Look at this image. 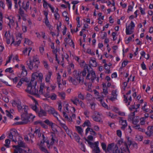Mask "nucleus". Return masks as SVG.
<instances>
[{
	"label": "nucleus",
	"instance_id": "obj_31",
	"mask_svg": "<svg viewBox=\"0 0 153 153\" xmlns=\"http://www.w3.org/2000/svg\"><path fill=\"white\" fill-rule=\"evenodd\" d=\"M78 133L81 135H82L83 130L82 128L79 126H76L75 127Z\"/></svg>",
	"mask_w": 153,
	"mask_h": 153
},
{
	"label": "nucleus",
	"instance_id": "obj_9",
	"mask_svg": "<svg viewBox=\"0 0 153 153\" xmlns=\"http://www.w3.org/2000/svg\"><path fill=\"white\" fill-rule=\"evenodd\" d=\"M4 38L6 40L7 43L8 44H9L10 43V40L11 39L12 42L11 44V45L14 42V38L10 36V31H6L5 33L4 34Z\"/></svg>",
	"mask_w": 153,
	"mask_h": 153
},
{
	"label": "nucleus",
	"instance_id": "obj_45",
	"mask_svg": "<svg viewBox=\"0 0 153 153\" xmlns=\"http://www.w3.org/2000/svg\"><path fill=\"white\" fill-rule=\"evenodd\" d=\"M10 140L8 139H6L5 140L4 146L7 148L9 147V144L10 143Z\"/></svg>",
	"mask_w": 153,
	"mask_h": 153
},
{
	"label": "nucleus",
	"instance_id": "obj_22",
	"mask_svg": "<svg viewBox=\"0 0 153 153\" xmlns=\"http://www.w3.org/2000/svg\"><path fill=\"white\" fill-rule=\"evenodd\" d=\"M65 41L66 42V44H69L71 47H73L74 48V43L73 42L71 39H67L65 38Z\"/></svg>",
	"mask_w": 153,
	"mask_h": 153
},
{
	"label": "nucleus",
	"instance_id": "obj_36",
	"mask_svg": "<svg viewBox=\"0 0 153 153\" xmlns=\"http://www.w3.org/2000/svg\"><path fill=\"white\" fill-rule=\"evenodd\" d=\"M59 121L61 126L65 130V131L66 132L68 131V132H69V131L68 130V128L65 125V124L64 123L60 121Z\"/></svg>",
	"mask_w": 153,
	"mask_h": 153
},
{
	"label": "nucleus",
	"instance_id": "obj_2",
	"mask_svg": "<svg viewBox=\"0 0 153 153\" xmlns=\"http://www.w3.org/2000/svg\"><path fill=\"white\" fill-rule=\"evenodd\" d=\"M26 64L30 70L36 71L38 69L40 63L38 57L37 56H33V60L30 57L26 61Z\"/></svg>",
	"mask_w": 153,
	"mask_h": 153
},
{
	"label": "nucleus",
	"instance_id": "obj_5",
	"mask_svg": "<svg viewBox=\"0 0 153 153\" xmlns=\"http://www.w3.org/2000/svg\"><path fill=\"white\" fill-rule=\"evenodd\" d=\"M19 135L17 130L13 129L10 130V133L8 134V138L12 140V141L15 142L17 141L16 137H18Z\"/></svg>",
	"mask_w": 153,
	"mask_h": 153
},
{
	"label": "nucleus",
	"instance_id": "obj_13",
	"mask_svg": "<svg viewBox=\"0 0 153 153\" xmlns=\"http://www.w3.org/2000/svg\"><path fill=\"white\" fill-rule=\"evenodd\" d=\"M37 77H39V80L41 81L43 79L42 74L41 73H38L36 72L33 73L32 75V79L31 80L36 81L35 79Z\"/></svg>",
	"mask_w": 153,
	"mask_h": 153
},
{
	"label": "nucleus",
	"instance_id": "obj_3",
	"mask_svg": "<svg viewBox=\"0 0 153 153\" xmlns=\"http://www.w3.org/2000/svg\"><path fill=\"white\" fill-rule=\"evenodd\" d=\"M51 141L50 143L49 142V141H46V139L45 137L44 136V137H45V139H44L45 140V142H44V143L45 142H46L47 143V147L49 149H51L52 148V146L53 145V144L55 143H57L58 142V139L56 137V136L55 134L53 133H51ZM44 134H42V137H42V135ZM43 140H42V141Z\"/></svg>",
	"mask_w": 153,
	"mask_h": 153
},
{
	"label": "nucleus",
	"instance_id": "obj_7",
	"mask_svg": "<svg viewBox=\"0 0 153 153\" xmlns=\"http://www.w3.org/2000/svg\"><path fill=\"white\" fill-rule=\"evenodd\" d=\"M43 140L42 141H40V143H38L37 144V146L39 149L42 152L45 153H50L49 152L47 149L44 146V142L45 140H44L45 137H44L43 135H42Z\"/></svg>",
	"mask_w": 153,
	"mask_h": 153
},
{
	"label": "nucleus",
	"instance_id": "obj_52",
	"mask_svg": "<svg viewBox=\"0 0 153 153\" xmlns=\"http://www.w3.org/2000/svg\"><path fill=\"white\" fill-rule=\"evenodd\" d=\"M79 144L80 145V148L81 150H82L83 151L85 152V149L84 145L83 144L82 142H80L79 143Z\"/></svg>",
	"mask_w": 153,
	"mask_h": 153
},
{
	"label": "nucleus",
	"instance_id": "obj_35",
	"mask_svg": "<svg viewBox=\"0 0 153 153\" xmlns=\"http://www.w3.org/2000/svg\"><path fill=\"white\" fill-rule=\"evenodd\" d=\"M104 97H102V100L100 101H99L100 102V103L105 108L108 109V105L103 101V100L104 99Z\"/></svg>",
	"mask_w": 153,
	"mask_h": 153
},
{
	"label": "nucleus",
	"instance_id": "obj_19",
	"mask_svg": "<svg viewBox=\"0 0 153 153\" xmlns=\"http://www.w3.org/2000/svg\"><path fill=\"white\" fill-rule=\"evenodd\" d=\"M44 122L48 126H51V128L54 131L56 130V128H53L54 126L55 125V124L53 123L51 121H50L48 120L47 119L44 121Z\"/></svg>",
	"mask_w": 153,
	"mask_h": 153
},
{
	"label": "nucleus",
	"instance_id": "obj_39",
	"mask_svg": "<svg viewBox=\"0 0 153 153\" xmlns=\"http://www.w3.org/2000/svg\"><path fill=\"white\" fill-rule=\"evenodd\" d=\"M82 126L83 127H85V126L91 127V125L90 121L89 120H86L83 124Z\"/></svg>",
	"mask_w": 153,
	"mask_h": 153
},
{
	"label": "nucleus",
	"instance_id": "obj_61",
	"mask_svg": "<svg viewBox=\"0 0 153 153\" xmlns=\"http://www.w3.org/2000/svg\"><path fill=\"white\" fill-rule=\"evenodd\" d=\"M145 118L144 117L141 118L140 119V124L141 125H144L145 123Z\"/></svg>",
	"mask_w": 153,
	"mask_h": 153
},
{
	"label": "nucleus",
	"instance_id": "obj_27",
	"mask_svg": "<svg viewBox=\"0 0 153 153\" xmlns=\"http://www.w3.org/2000/svg\"><path fill=\"white\" fill-rule=\"evenodd\" d=\"M19 13L21 16L23 17V19L25 21L26 20V17L27 15L24 13V11L22 10L21 8H20L19 10Z\"/></svg>",
	"mask_w": 153,
	"mask_h": 153
},
{
	"label": "nucleus",
	"instance_id": "obj_4",
	"mask_svg": "<svg viewBox=\"0 0 153 153\" xmlns=\"http://www.w3.org/2000/svg\"><path fill=\"white\" fill-rule=\"evenodd\" d=\"M85 68L86 69L88 72L86 79L91 80L92 82H93L96 78L95 72L92 70L89 71L87 65H86L85 66Z\"/></svg>",
	"mask_w": 153,
	"mask_h": 153
},
{
	"label": "nucleus",
	"instance_id": "obj_47",
	"mask_svg": "<svg viewBox=\"0 0 153 153\" xmlns=\"http://www.w3.org/2000/svg\"><path fill=\"white\" fill-rule=\"evenodd\" d=\"M101 146L103 150L105 151L106 152H107V149H106V144L104 143H101Z\"/></svg>",
	"mask_w": 153,
	"mask_h": 153
},
{
	"label": "nucleus",
	"instance_id": "obj_63",
	"mask_svg": "<svg viewBox=\"0 0 153 153\" xmlns=\"http://www.w3.org/2000/svg\"><path fill=\"white\" fill-rule=\"evenodd\" d=\"M117 136L119 137H121L122 136V132L120 130H118L117 131Z\"/></svg>",
	"mask_w": 153,
	"mask_h": 153
},
{
	"label": "nucleus",
	"instance_id": "obj_30",
	"mask_svg": "<svg viewBox=\"0 0 153 153\" xmlns=\"http://www.w3.org/2000/svg\"><path fill=\"white\" fill-rule=\"evenodd\" d=\"M92 117L93 120L95 121L100 123L102 122V121L100 117H98L95 116H92Z\"/></svg>",
	"mask_w": 153,
	"mask_h": 153
},
{
	"label": "nucleus",
	"instance_id": "obj_60",
	"mask_svg": "<svg viewBox=\"0 0 153 153\" xmlns=\"http://www.w3.org/2000/svg\"><path fill=\"white\" fill-rule=\"evenodd\" d=\"M59 95L61 97L62 99H64L65 97V94L64 92L59 93Z\"/></svg>",
	"mask_w": 153,
	"mask_h": 153
},
{
	"label": "nucleus",
	"instance_id": "obj_15",
	"mask_svg": "<svg viewBox=\"0 0 153 153\" xmlns=\"http://www.w3.org/2000/svg\"><path fill=\"white\" fill-rule=\"evenodd\" d=\"M117 94L116 90H113L111 93V96L109 98V100L112 101H114L117 99Z\"/></svg>",
	"mask_w": 153,
	"mask_h": 153
},
{
	"label": "nucleus",
	"instance_id": "obj_48",
	"mask_svg": "<svg viewBox=\"0 0 153 153\" xmlns=\"http://www.w3.org/2000/svg\"><path fill=\"white\" fill-rule=\"evenodd\" d=\"M143 138V137L142 136L138 135H136L135 137L136 140L139 141H141Z\"/></svg>",
	"mask_w": 153,
	"mask_h": 153
},
{
	"label": "nucleus",
	"instance_id": "obj_21",
	"mask_svg": "<svg viewBox=\"0 0 153 153\" xmlns=\"http://www.w3.org/2000/svg\"><path fill=\"white\" fill-rule=\"evenodd\" d=\"M13 147L15 148V149L14 150L13 153H22V152L23 150L19 146H13Z\"/></svg>",
	"mask_w": 153,
	"mask_h": 153
},
{
	"label": "nucleus",
	"instance_id": "obj_14",
	"mask_svg": "<svg viewBox=\"0 0 153 153\" xmlns=\"http://www.w3.org/2000/svg\"><path fill=\"white\" fill-rule=\"evenodd\" d=\"M122 117H119V122L122 125V126L121 127V128L123 130H124L125 128L127 127V124L126 123V120H124Z\"/></svg>",
	"mask_w": 153,
	"mask_h": 153
},
{
	"label": "nucleus",
	"instance_id": "obj_43",
	"mask_svg": "<svg viewBox=\"0 0 153 153\" xmlns=\"http://www.w3.org/2000/svg\"><path fill=\"white\" fill-rule=\"evenodd\" d=\"M74 136L76 141H77L78 143H79L80 142L79 141L80 138L78 135L76 134H74Z\"/></svg>",
	"mask_w": 153,
	"mask_h": 153
},
{
	"label": "nucleus",
	"instance_id": "obj_51",
	"mask_svg": "<svg viewBox=\"0 0 153 153\" xmlns=\"http://www.w3.org/2000/svg\"><path fill=\"white\" fill-rule=\"evenodd\" d=\"M2 15L1 13H0V30H1L2 29Z\"/></svg>",
	"mask_w": 153,
	"mask_h": 153
},
{
	"label": "nucleus",
	"instance_id": "obj_41",
	"mask_svg": "<svg viewBox=\"0 0 153 153\" xmlns=\"http://www.w3.org/2000/svg\"><path fill=\"white\" fill-rule=\"evenodd\" d=\"M61 78V76L60 75H59V73H58L57 77V81L58 84L59 85V88L60 87V85H61V83H60Z\"/></svg>",
	"mask_w": 153,
	"mask_h": 153
},
{
	"label": "nucleus",
	"instance_id": "obj_1",
	"mask_svg": "<svg viewBox=\"0 0 153 153\" xmlns=\"http://www.w3.org/2000/svg\"><path fill=\"white\" fill-rule=\"evenodd\" d=\"M36 81L31 80L30 82L27 84V87L25 91L27 93L35 96L38 97L39 87L36 85Z\"/></svg>",
	"mask_w": 153,
	"mask_h": 153
},
{
	"label": "nucleus",
	"instance_id": "obj_42",
	"mask_svg": "<svg viewBox=\"0 0 153 153\" xmlns=\"http://www.w3.org/2000/svg\"><path fill=\"white\" fill-rule=\"evenodd\" d=\"M32 42L28 39L25 38V39L24 45L25 46V44H27L28 45H30L32 44Z\"/></svg>",
	"mask_w": 153,
	"mask_h": 153
},
{
	"label": "nucleus",
	"instance_id": "obj_34",
	"mask_svg": "<svg viewBox=\"0 0 153 153\" xmlns=\"http://www.w3.org/2000/svg\"><path fill=\"white\" fill-rule=\"evenodd\" d=\"M68 72L70 73L72 70L74 69V65L72 63L70 64L68 66Z\"/></svg>",
	"mask_w": 153,
	"mask_h": 153
},
{
	"label": "nucleus",
	"instance_id": "obj_18",
	"mask_svg": "<svg viewBox=\"0 0 153 153\" xmlns=\"http://www.w3.org/2000/svg\"><path fill=\"white\" fill-rule=\"evenodd\" d=\"M81 73H79V72H78L76 74V77L77 81H78L79 83L82 85L83 84L84 80L83 78L81 77Z\"/></svg>",
	"mask_w": 153,
	"mask_h": 153
},
{
	"label": "nucleus",
	"instance_id": "obj_20",
	"mask_svg": "<svg viewBox=\"0 0 153 153\" xmlns=\"http://www.w3.org/2000/svg\"><path fill=\"white\" fill-rule=\"evenodd\" d=\"M45 84L43 83L41 84L39 90L38 91V94L39 96H38V97H40V95L43 94V89L45 88Z\"/></svg>",
	"mask_w": 153,
	"mask_h": 153
},
{
	"label": "nucleus",
	"instance_id": "obj_62",
	"mask_svg": "<svg viewBox=\"0 0 153 153\" xmlns=\"http://www.w3.org/2000/svg\"><path fill=\"white\" fill-rule=\"evenodd\" d=\"M43 6L45 8H47V5H48V4H48L45 0H43Z\"/></svg>",
	"mask_w": 153,
	"mask_h": 153
},
{
	"label": "nucleus",
	"instance_id": "obj_49",
	"mask_svg": "<svg viewBox=\"0 0 153 153\" xmlns=\"http://www.w3.org/2000/svg\"><path fill=\"white\" fill-rule=\"evenodd\" d=\"M8 9H10L11 8L12 4L11 1L10 0H6Z\"/></svg>",
	"mask_w": 153,
	"mask_h": 153
},
{
	"label": "nucleus",
	"instance_id": "obj_23",
	"mask_svg": "<svg viewBox=\"0 0 153 153\" xmlns=\"http://www.w3.org/2000/svg\"><path fill=\"white\" fill-rule=\"evenodd\" d=\"M148 131L146 132V134L147 136H150L153 134V128L151 126L148 127Z\"/></svg>",
	"mask_w": 153,
	"mask_h": 153
},
{
	"label": "nucleus",
	"instance_id": "obj_59",
	"mask_svg": "<svg viewBox=\"0 0 153 153\" xmlns=\"http://www.w3.org/2000/svg\"><path fill=\"white\" fill-rule=\"evenodd\" d=\"M87 52L88 53L92 55H94L95 54L94 52L92 51L90 49H88Z\"/></svg>",
	"mask_w": 153,
	"mask_h": 153
},
{
	"label": "nucleus",
	"instance_id": "obj_46",
	"mask_svg": "<svg viewBox=\"0 0 153 153\" xmlns=\"http://www.w3.org/2000/svg\"><path fill=\"white\" fill-rule=\"evenodd\" d=\"M5 72H8L10 73L13 74L14 72V71L13 70L12 68H9L5 69Z\"/></svg>",
	"mask_w": 153,
	"mask_h": 153
},
{
	"label": "nucleus",
	"instance_id": "obj_64",
	"mask_svg": "<svg viewBox=\"0 0 153 153\" xmlns=\"http://www.w3.org/2000/svg\"><path fill=\"white\" fill-rule=\"evenodd\" d=\"M27 74V71L26 70L22 71L21 75L23 76H26Z\"/></svg>",
	"mask_w": 153,
	"mask_h": 153
},
{
	"label": "nucleus",
	"instance_id": "obj_56",
	"mask_svg": "<svg viewBox=\"0 0 153 153\" xmlns=\"http://www.w3.org/2000/svg\"><path fill=\"white\" fill-rule=\"evenodd\" d=\"M78 103L82 108H85V105L83 102L81 101H80Z\"/></svg>",
	"mask_w": 153,
	"mask_h": 153
},
{
	"label": "nucleus",
	"instance_id": "obj_32",
	"mask_svg": "<svg viewBox=\"0 0 153 153\" xmlns=\"http://www.w3.org/2000/svg\"><path fill=\"white\" fill-rule=\"evenodd\" d=\"M22 109L20 112H22V111L24 110L25 113L23 114H28L27 113V110H28V107L26 105H23V106H22Z\"/></svg>",
	"mask_w": 153,
	"mask_h": 153
},
{
	"label": "nucleus",
	"instance_id": "obj_57",
	"mask_svg": "<svg viewBox=\"0 0 153 153\" xmlns=\"http://www.w3.org/2000/svg\"><path fill=\"white\" fill-rule=\"evenodd\" d=\"M103 92L102 93H103V94H104L105 96L108 93L107 88H105L103 89Z\"/></svg>",
	"mask_w": 153,
	"mask_h": 153
},
{
	"label": "nucleus",
	"instance_id": "obj_25",
	"mask_svg": "<svg viewBox=\"0 0 153 153\" xmlns=\"http://www.w3.org/2000/svg\"><path fill=\"white\" fill-rule=\"evenodd\" d=\"M79 99L76 97H75L71 99V101L74 104L77 105L78 102H79L80 101Z\"/></svg>",
	"mask_w": 153,
	"mask_h": 153
},
{
	"label": "nucleus",
	"instance_id": "obj_16",
	"mask_svg": "<svg viewBox=\"0 0 153 153\" xmlns=\"http://www.w3.org/2000/svg\"><path fill=\"white\" fill-rule=\"evenodd\" d=\"M131 93V90H129L128 91V92L125 95H124V101H125V102L126 103L128 102V100H129V102H128V105H130V102L131 101V97L130 96H129V97L128 98V94H130Z\"/></svg>",
	"mask_w": 153,
	"mask_h": 153
},
{
	"label": "nucleus",
	"instance_id": "obj_11",
	"mask_svg": "<svg viewBox=\"0 0 153 153\" xmlns=\"http://www.w3.org/2000/svg\"><path fill=\"white\" fill-rule=\"evenodd\" d=\"M45 110L47 111L49 114H53L56 111L54 108L47 105H45L44 106Z\"/></svg>",
	"mask_w": 153,
	"mask_h": 153
},
{
	"label": "nucleus",
	"instance_id": "obj_55",
	"mask_svg": "<svg viewBox=\"0 0 153 153\" xmlns=\"http://www.w3.org/2000/svg\"><path fill=\"white\" fill-rule=\"evenodd\" d=\"M5 113L6 115L8 117H9L10 118H13V116L7 110H6Z\"/></svg>",
	"mask_w": 153,
	"mask_h": 153
},
{
	"label": "nucleus",
	"instance_id": "obj_37",
	"mask_svg": "<svg viewBox=\"0 0 153 153\" xmlns=\"http://www.w3.org/2000/svg\"><path fill=\"white\" fill-rule=\"evenodd\" d=\"M30 4V3L29 1H27L25 4V5H24L23 6V8L26 11H27V10L29 8V6Z\"/></svg>",
	"mask_w": 153,
	"mask_h": 153
},
{
	"label": "nucleus",
	"instance_id": "obj_38",
	"mask_svg": "<svg viewBox=\"0 0 153 153\" xmlns=\"http://www.w3.org/2000/svg\"><path fill=\"white\" fill-rule=\"evenodd\" d=\"M63 115L64 117L69 122H72V118H70L68 117V116L67 115L66 113L64 111L63 112Z\"/></svg>",
	"mask_w": 153,
	"mask_h": 153
},
{
	"label": "nucleus",
	"instance_id": "obj_24",
	"mask_svg": "<svg viewBox=\"0 0 153 153\" xmlns=\"http://www.w3.org/2000/svg\"><path fill=\"white\" fill-rule=\"evenodd\" d=\"M45 110L40 109L39 112H38V114L39 117H41L43 116H46L47 113Z\"/></svg>",
	"mask_w": 153,
	"mask_h": 153
},
{
	"label": "nucleus",
	"instance_id": "obj_33",
	"mask_svg": "<svg viewBox=\"0 0 153 153\" xmlns=\"http://www.w3.org/2000/svg\"><path fill=\"white\" fill-rule=\"evenodd\" d=\"M106 115L108 117H111L112 119H115L117 117L116 115H114L110 112H106Z\"/></svg>",
	"mask_w": 153,
	"mask_h": 153
},
{
	"label": "nucleus",
	"instance_id": "obj_54",
	"mask_svg": "<svg viewBox=\"0 0 153 153\" xmlns=\"http://www.w3.org/2000/svg\"><path fill=\"white\" fill-rule=\"evenodd\" d=\"M131 117L132 118V123L133 124L136 125L139 121V120L138 119H135V118H133V117Z\"/></svg>",
	"mask_w": 153,
	"mask_h": 153
},
{
	"label": "nucleus",
	"instance_id": "obj_17",
	"mask_svg": "<svg viewBox=\"0 0 153 153\" xmlns=\"http://www.w3.org/2000/svg\"><path fill=\"white\" fill-rule=\"evenodd\" d=\"M94 94L96 96V99L98 101H100L102 100V97H104L103 95V93H101L100 94L96 90H95L94 91Z\"/></svg>",
	"mask_w": 153,
	"mask_h": 153
},
{
	"label": "nucleus",
	"instance_id": "obj_6",
	"mask_svg": "<svg viewBox=\"0 0 153 153\" xmlns=\"http://www.w3.org/2000/svg\"><path fill=\"white\" fill-rule=\"evenodd\" d=\"M87 141L90 147L92 148H93V151L95 152L96 153H100V151L99 147H98V142H96L93 143L88 140H87Z\"/></svg>",
	"mask_w": 153,
	"mask_h": 153
},
{
	"label": "nucleus",
	"instance_id": "obj_44",
	"mask_svg": "<svg viewBox=\"0 0 153 153\" xmlns=\"http://www.w3.org/2000/svg\"><path fill=\"white\" fill-rule=\"evenodd\" d=\"M78 98L79 99L83 100L85 99V97L83 94H82L81 92H79L78 95Z\"/></svg>",
	"mask_w": 153,
	"mask_h": 153
},
{
	"label": "nucleus",
	"instance_id": "obj_58",
	"mask_svg": "<svg viewBox=\"0 0 153 153\" xmlns=\"http://www.w3.org/2000/svg\"><path fill=\"white\" fill-rule=\"evenodd\" d=\"M51 99L52 100H55L56 99V95L54 93H53L50 97Z\"/></svg>",
	"mask_w": 153,
	"mask_h": 153
},
{
	"label": "nucleus",
	"instance_id": "obj_53",
	"mask_svg": "<svg viewBox=\"0 0 153 153\" xmlns=\"http://www.w3.org/2000/svg\"><path fill=\"white\" fill-rule=\"evenodd\" d=\"M18 145L19 147H25L26 146L25 143L23 142V141L20 142V143H18Z\"/></svg>",
	"mask_w": 153,
	"mask_h": 153
},
{
	"label": "nucleus",
	"instance_id": "obj_12",
	"mask_svg": "<svg viewBox=\"0 0 153 153\" xmlns=\"http://www.w3.org/2000/svg\"><path fill=\"white\" fill-rule=\"evenodd\" d=\"M21 102L19 100H16L14 101L12 105L13 107H17L19 112H21L22 109V106L21 105Z\"/></svg>",
	"mask_w": 153,
	"mask_h": 153
},
{
	"label": "nucleus",
	"instance_id": "obj_26",
	"mask_svg": "<svg viewBox=\"0 0 153 153\" xmlns=\"http://www.w3.org/2000/svg\"><path fill=\"white\" fill-rule=\"evenodd\" d=\"M69 80L70 82L72 83V84L74 85H77L78 84L77 80L75 78H73L71 77H70L69 78Z\"/></svg>",
	"mask_w": 153,
	"mask_h": 153
},
{
	"label": "nucleus",
	"instance_id": "obj_50",
	"mask_svg": "<svg viewBox=\"0 0 153 153\" xmlns=\"http://www.w3.org/2000/svg\"><path fill=\"white\" fill-rule=\"evenodd\" d=\"M45 23L46 25L48 27L51 28V27L48 19H45Z\"/></svg>",
	"mask_w": 153,
	"mask_h": 153
},
{
	"label": "nucleus",
	"instance_id": "obj_8",
	"mask_svg": "<svg viewBox=\"0 0 153 153\" xmlns=\"http://www.w3.org/2000/svg\"><path fill=\"white\" fill-rule=\"evenodd\" d=\"M135 25L133 21H131L130 25L128 26H126V32L127 35H130L134 32V28Z\"/></svg>",
	"mask_w": 153,
	"mask_h": 153
},
{
	"label": "nucleus",
	"instance_id": "obj_29",
	"mask_svg": "<svg viewBox=\"0 0 153 153\" xmlns=\"http://www.w3.org/2000/svg\"><path fill=\"white\" fill-rule=\"evenodd\" d=\"M52 74V73L51 71H49L48 74L46 75L45 81L46 82H50L51 76Z\"/></svg>",
	"mask_w": 153,
	"mask_h": 153
},
{
	"label": "nucleus",
	"instance_id": "obj_10",
	"mask_svg": "<svg viewBox=\"0 0 153 153\" xmlns=\"http://www.w3.org/2000/svg\"><path fill=\"white\" fill-rule=\"evenodd\" d=\"M29 118L28 114H21V120L22 121L20 123H18V124H26L29 121Z\"/></svg>",
	"mask_w": 153,
	"mask_h": 153
},
{
	"label": "nucleus",
	"instance_id": "obj_28",
	"mask_svg": "<svg viewBox=\"0 0 153 153\" xmlns=\"http://www.w3.org/2000/svg\"><path fill=\"white\" fill-rule=\"evenodd\" d=\"M90 65L91 66L95 67L97 65V63L95 59H91L89 61Z\"/></svg>",
	"mask_w": 153,
	"mask_h": 153
},
{
	"label": "nucleus",
	"instance_id": "obj_40",
	"mask_svg": "<svg viewBox=\"0 0 153 153\" xmlns=\"http://www.w3.org/2000/svg\"><path fill=\"white\" fill-rule=\"evenodd\" d=\"M28 50V55L29 56L30 52L31 50H32V48H29L28 49H27V48H25V49L23 51V53L24 54H25V55H27V52Z\"/></svg>",
	"mask_w": 153,
	"mask_h": 153
}]
</instances>
